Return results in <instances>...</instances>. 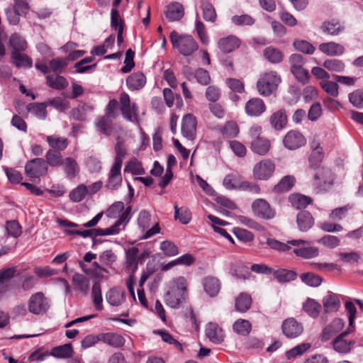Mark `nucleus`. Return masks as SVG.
Listing matches in <instances>:
<instances>
[{
  "label": "nucleus",
  "instance_id": "34",
  "mask_svg": "<svg viewBox=\"0 0 363 363\" xmlns=\"http://www.w3.org/2000/svg\"><path fill=\"white\" fill-rule=\"evenodd\" d=\"M16 267H12L0 270V294L7 290V284L16 274Z\"/></svg>",
  "mask_w": 363,
  "mask_h": 363
},
{
  "label": "nucleus",
  "instance_id": "29",
  "mask_svg": "<svg viewBox=\"0 0 363 363\" xmlns=\"http://www.w3.org/2000/svg\"><path fill=\"white\" fill-rule=\"evenodd\" d=\"M345 322L341 318H335L323 330V340H328L330 336L337 333L344 327Z\"/></svg>",
  "mask_w": 363,
  "mask_h": 363
},
{
  "label": "nucleus",
  "instance_id": "28",
  "mask_svg": "<svg viewBox=\"0 0 363 363\" xmlns=\"http://www.w3.org/2000/svg\"><path fill=\"white\" fill-rule=\"evenodd\" d=\"M184 16L183 6L178 3L174 2L168 5L165 12V16L169 21H176L180 20Z\"/></svg>",
  "mask_w": 363,
  "mask_h": 363
},
{
  "label": "nucleus",
  "instance_id": "17",
  "mask_svg": "<svg viewBox=\"0 0 363 363\" xmlns=\"http://www.w3.org/2000/svg\"><path fill=\"white\" fill-rule=\"evenodd\" d=\"M202 285L204 291L211 298L216 297L220 290L221 284L220 280L212 276H208L203 279Z\"/></svg>",
  "mask_w": 363,
  "mask_h": 363
},
{
  "label": "nucleus",
  "instance_id": "27",
  "mask_svg": "<svg viewBox=\"0 0 363 363\" xmlns=\"http://www.w3.org/2000/svg\"><path fill=\"white\" fill-rule=\"evenodd\" d=\"M9 46L11 48V52H25L27 50L28 43L23 36L14 33L9 38Z\"/></svg>",
  "mask_w": 363,
  "mask_h": 363
},
{
  "label": "nucleus",
  "instance_id": "40",
  "mask_svg": "<svg viewBox=\"0 0 363 363\" xmlns=\"http://www.w3.org/2000/svg\"><path fill=\"white\" fill-rule=\"evenodd\" d=\"M121 111L123 118L132 121V108L130 97L128 94L122 93L120 96Z\"/></svg>",
  "mask_w": 363,
  "mask_h": 363
},
{
  "label": "nucleus",
  "instance_id": "44",
  "mask_svg": "<svg viewBox=\"0 0 363 363\" xmlns=\"http://www.w3.org/2000/svg\"><path fill=\"white\" fill-rule=\"evenodd\" d=\"M63 164L65 172L69 179H74L79 174V167L77 161L72 157H67Z\"/></svg>",
  "mask_w": 363,
  "mask_h": 363
},
{
  "label": "nucleus",
  "instance_id": "2",
  "mask_svg": "<svg viewBox=\"0 0 363 363\" xmlns=\"http://www.w3.org/2000/svg\"><path fill=\"white\" fill-rule=\"evenodd\" d=\"M169 39L173 48L184 56L191 55L199 48L197 42L190 35H181L173 30L170 33Z\"/></svg>",
  "mask_w": 363,
  "mask_h": 363
},
{
  "label": "nucleus",
  "instance_id": "64",
  "mask_svg": "<svg viewBox=\"0 0 363 363\" xmlns=\"http://www.w3.org/2000/svg\"><path fill=\"white\" fill-rule=\"evenodd\" d=\"M350 102L358 108L363 107V90L357 89L349 94Z\"/></svg>",
  "mask_w": 363,
  "mask_h": 363
},
{
  "label": "nucleus",
  "instance_id": "46",
  "mask_svg": "<svg viewBox=\"0 0 363 363\" xmlns=\"http://www.w3.org/2000/svg\"><path fill=\"white\" fill-rule=\"evenodd\" d=\"M174 219L179 220L182 224H188L191 220V213L187 207L179 208L177 203L174 204Z\"/></svg>",
  "mask_w": 363,
  "mask_h": 363
},
{
  "label": "nucleus",
  "instance_id": "16",
  "mask_svg": "<svg viewBox=\"0 0 363 363\" xmlns=\"http://www.w3.org/2000/svg\"><path fill=\"white\" fill-rule=\"evenodd\" d=\"M241 40L237 36L230 35L221 38L218 42V48L224 53H230L239 48Z\"/></svg>",
  "mask_w": 363,
  "mask_h": 363
},
{
  "label": "nucleus",
  "instance_id": "3",
  "mask_svg": "<svg viewBox=\"0 0 363 363\" xmlns=\"http://www.w3.org/2000/svg\"><path fill=\"white\" fill-rule=\"evenodd\" d=\"M262 127L257 124L252 125L248 132L251 150L259 155H265L271 148L270 141L261 136Z\"/></svg>",
  "mask_w": 363,
  "mask_h": 363
},
{
  "label": "nucleus",
  "instance_id": "51",
  "mask_svg": "<svg viewBox=\"0 0 363 363\" xmlns=\"http://www.w3.org/2000/svg\"><path fill=\"white\" fill-rule=\"evenodd\" d=\"M324 157V153L320 147H316L311 152L309 157L310 167L313 169H317L320 167V164Z\"/></svg>",
  "mask_w": 363,
  "mask_h": 363
},
{
  "label": "nucleus",
  "instance_id": "57",
  "mask_svg": "<svg viewBox=\"0 0 363 363\" xmlns=\"http://www.w3.org/2000/svg\"><path fill=\"white\" fill-rule=\"evenodd\" d=\"M293 45L296 50L308 55L313 54L315 50V48L311 43L304 40H295Z\"/></svg>",
  "mask_w": 363,
  "mask_h": 363
},
{
  "label": "nucleus",
  "instance_id": "38",
  "mask_svg": "<svg viewBox=\"0 0 363 363\" xmlns=\"http://www.w3.org/2000/svg\"><path fill=\"white\" fill-rule=\"evenodd\" d=\"M295 182L296 179L294 176H285L274 186L273 191L275 193L287 192L294 186Z\"/></svg>",
  "mask_w": 363,
  "mask_h": 363
},
{
  "label": "nucleus",
  "instance_id": "25",
  "mask_svg": "<svg viewBox=\"0 0 363 363\" xmlns=\"http://www.w3.org/2000/svg\"><path fill=\"white\" fill-rule=\"evenodd\" d=\"M121 169V167L119 166V162L113 164L110 170L107 183L106 184V186L108 189H114L121 185L122 182Z\"/></svg>",
  "mask_w": 363,
  "mask_h": 363
},
{
  "label": "nucleus",
  "instance_id": "8",
  "mask_svg": "<svg viewBox=\"0 0 363 363\" xmlns=\"http://www.w3.org/2000/svg\"><path fill=\"white\" fill-rule=\"evenodd\" d=\"M28 308L30 313L40 315L48 310L50 304L43 292H36L32 294L28 299Z\"/></svg>",
  "mask_w": 363,
  "mask_h": 363
},
{
  "label": "nucleus",
  "instance_id": "15",
  "mask_svg": "<svg viewBox=\"0 0 363 363\" xmlns=\"http://www.w3.org/2000/svg\"><path fill=\"white\" fill-rule=\"evenodd\" d=\"M196 129V119L191 113L186 114L182 119V133L189 140H193Z\"/></svg>",
  "mask_w": 363,
  "mask_h": 363
},
{
  "label": "nucleus",
  "instance_id": "36",
  "mask_svg": "<svg viewBox=\"0 0 363 363\" xmlns=\"http://www.w3.org/2000/svg\"><path fill=\"white\" fill-rule=\"evenodd\" d=\"M264 57L271 63L278 64L283 61L284 54L283 52L272 46H269L264 50Z\"/></svg>",
  "mask_w": 363,
  "mask_h": 363
},
{
  "label": "nucleus",
  "instance_id": "56",
  "mask_svg": "<svg viewBox=\"0 0 363 363\" xmlns=\"http://www.w3.org/2000/svg\"><path fill=\"white\" fill-rule=\"evenodd\" d=\"M231 21L233 24L238 26H251L255 24V19L248 14L235 15L232 16Z\"/></svg>",
  "mask_w": 363,
  "mask_h": 363
},
{
  "label": "nucleus",
  "instance_id": "1",
  "mask_svg": "<svg viewBox=\"0 0 363 363\" xmlns=\"http://www.w3.org/2000/svg\"><path fill=\"white\" fill-rule=\"evenodd\" d=\"M187 297V281L184 277H179L174 281L173 286L164 296V301L172 308H178Z\"/></svg>",
  "mask_w": 363,
  "mask_h": 363
},
{
  "label": "nucleus",
  "instance_id": "31",
  "mask_svg": "<svg viewBox=\"0 0 363 363\" xmlns=\"http://www.w3.org/2000/svg\"><path fill=\"white\" fill-rule=\"evenodd\" d=\"M289 201L294 208L302 209L312 203L313 199L301 194H292L289 196Z\"/></svg>",
  "mask_w": 363,
  "mask_h": 363
},
{
  "label": "nucleus",
  "instance_id": "61",
  "mask_svg": "<svg viewBox=\"0 0 363 363\" xmlns=\"http://www.w3.org/2000/svg\"><path fill=\"white\" fill-rule=\"evenodd\" d=\"M301 279L306 284L313 287L318 286L322 283L320 277L311 272L302 274L301 275Z\"/></svg>",
  "mask_w": 363,
  "mask_h": 363
},
{
  "label": "nucleus",
  "instance_id": "47",
  "mask_svg": "<svg viewBox=\"0 0 363 363\" xmlns=\"http://www.w3.org/2000/svg\"><path fill=\"white\" fill-rule=\"evenodd\" d=\"M252 298L246 293H241L235 300V308L238 311L244 313L251 306Z\"/></svg>",
  "mask_w": 363,
  "mask_h": 363
},
{
  "label": "nucleus",
  "instance_id": "19",
  "mask_svg": "<svg viewBox=\"0 0 363 363\" xmlns=\"http://www.w3.org/2000/svg\"><path fill=\"white\" fill-rule=\"evenodd\" d=\"M125 298V290L121 287L111 288L106 293V301L113 306H121Z\"/></svg>",
  "mask_w": 363,
  "mask_h": 363
},
{
  "label": "nucleus",
  "instance_id": "13",
  "mask_svg": "<svg viewBox=\"0 0 363 363\" xmlns=\"http://www.w3.org/2000/svg\"><path fill=\"white\" fill-rule=\"evenodd\" d=\"M283 143L289 150H296L306 143L305 137L298 131L290 130L284 136Z\"/></svg>",
  "mask_w": 363,
  "mask_h": 363
},
{
  "label": "nucleus",
  "instance_id": "50",
  "mask_svg": "<svg viewBox=\"0 0 363 363\" xmlns=\"http://www.w3.org/2000/svg\"><path fill=\"white\" fill-rule=\"evenodd\" d=\"M91 298L96 309L98 311L103 310V298L99 282L96 281L94 283L91 288Z\"/></svg>",
  "mask_w": 363,
  "mask_h": 363
},
{
  "label": "nucleus",
  "instance_id": "37",
  "mask_svg": "<svg viewBox=\"0 0 363 363\" xmlns=\"http://www.w3.org/2000/svg\"><path fill=\"white\" fill-rule=\"evenodd\" d=\"M272 274L279 283L289 282L295 280L297 277V274L294 271L286 269H274Z\"/></svg>",
  "mask_w": 363,
  "mask_h": 363
},
{
  "label": "nucleus",
  "instance_id": "14",
  "mask_svg": "<svg viewBox=\"0 0 363 363\" xmlns=\"http://www.w3.org/2000/svg\"><path fill=\"white\" fill-rule=\"evenodd\" d=\"M264 101L259 98H252L247 101L245 106V111L247 116L258 117L266 111Z\"/></svg>",
  "mask_w": 363,
  "mask_h": 363
},
{
  "label": "nucleus",
  "instance_id": "12",
  "mask_svg": "<svg viewBox=\"0 0 363 363\" xmlns=\"http://www.w3.org/2000/svg\"><path fill=\"white\" fill-rule=\"evenodd\" d=\"M283 334L288 338H296L300 336L303 331L302 323H298L294 318L286 319L281 325Z\"/></svg>",
  "mask_w": 363,
  "mask_h": 363
},
{
  "label": "nucleus",
  "instance_id": "41",
  "mask_svg": "<svg viewBox=\"0 0 363 363\" xmlns=\"http://www.w3.org/2000/svg\"><path fill=\"white\" fill-rule=\"evenodd\" d=\"M46 107V103H30L27 106V110L38 118L44 120L48 113Z\"/></svg>",
  "mask_w": 363,
  "mask_h": 363
},
{
  "label": "nucleus",
  "instance_id": "60",
  "mask_svg": "<svg viewBox=\"0 0 363 363\" xmlns=\"http://www.w3.org/2000/svg\"><path fill=\"white\" fill-rule=\"evenodd\" d=\"M124 204L123 202L117 201L112 204L106 211V214L109 218H116L122 216L124 211Z\"/></svg>",
  "mask_w": 363,
  "mask_h": 363
},
{
  "label": "nucleus",
  "instance_id": "58",
  "mask_svg": "<svg viewBox=\"0 0 363 363\" xmlns=\"http://www.w3.org/2000/svg\"><path fill=\"white\" fill-rule=\"evenodd\" d=\"M321 88L331 97L335 98L339 95L338 88L339 86L337 82L325 80L320 82Z\"/></svg>",
  "mask_w": 363,
  "mask_h": 363
},
{
  "label": "nucleus",
  "instance_id": "63",
  "mask_svg": "<svg viewBox=\"0 0 363 363\" xmlns=\"http://www.w3.org/2000/svg\"><path fill=\"white\" fill-rule=\"evenodd\" d=\"M87 193V187L81 184L70 192L69 198L74 202H79L86 196Z\"/></svg>",
  "mask_w": 363,
  "mask_h": 363
},
{
  "label": "nucleus",
  "instance_id": "5",
  "mask_svg": "<svg viewBox=\"0 0 363 363\" xmlns=\"http://www.w3.org/2000/svg\"><path fill=\"white\" fill-rule=\"evenodd\" d=\"M280 82L281 78L276 72L270 71L266 72L257 81V87L258 92L264 96H268L277 89Z\"/></svg>",
  "mask_w": 363,
  "mask_h": 363
},
{
  "label": "nucleus",
  "instance_id": "35",
  "mask_svg": "<svg viewBox=\"0 0 363 363\" xmlns=\"http://www.w3.org/2000/svg\"><path fill=\"white\" fill-rule=\"evenodd\" d=\"M303 311L311 318H317L322 309V306L315 299L308 298L303 304Z\"/></svg>",
  "mask_w": 363,
  "mask_h": 363
},
{
  "label": "nucleus",
  "instance_id": "7",
  "mask_svg": "<svg viewBox=\"0 0 363 363\" xmlns=\"http://www.w3.org/2000/svg\"><path fill=\"white\" fill-rule=\"evenodd\" d=\"M48 165L43 158H35L26 162L25 165L26 174L30 179H39L48 173Z\"/></svg>",
  "mask_w": 363,
  "mask_h": 363
},
{
  "label": "nucleus",
  "instance_id": "23",
  "mask_svg": "<svg viewBox=\"0 0 363 363\" xmlns=\"http://www.w3.org/2000/svg\"><path fill=\"white\" fill-rule=\"evenodd\" d=\"M318 49L323 53L328 56H340L345 52V48L340 43L328 42L320 43Z\"/></svg>",
  "mask_w": 363,
  "mask_h": 363
},
{
  "label": "nucleus",
  "instance_id": "59",
  "mask_svg": "<svg viewBox=\"0 0 363 363\" xmlns=\"http://www.w3.org/2000/svg\"><path fill=\"white\" fill-rule=\"evenodd\" d=\"M160 248L167 257H173L179 254L178 247L169 240L162 241Z\"/></svg>",
  "mask_w": 363,
  "mask_h": 363
},
{
  "label": "nucleus",
  "instance_id": "48",
  "mask_svg": "<svg viewBox=\"0 0 363 363\" xmlns=\"http://www.w3.org/2000/svg\"><path fill=\"white\" fill-rule=\"evenodd\" d=\"M46 80L48 85L55 89H64L68 86V82L62 76L48 75Z\"/></svg>",
  "mask_w": 363,
  "mask_h": 363
},
{
  "label": "nucleus",
  "instance_id": "9",
  "mask_svg": "<svg viewBox=\"0 0 363 363\" xmlns=\"http://www.w3.org/2000/svg\"><path fill=\"white\" fill-rule=\"evenodd\" d=\"M252 209L256 216L265 220L272 219L276 215L275 211L263 199H255L252 203Z\"/></svg>",
  "mask_w": 363,
  "mask_h": 363
},
{
  "label": "nucleus",
  "instance_id": "45",
  "mask_svg": "<svg viewBox=\"0 0 363 363\" xmlns=\"http://www.w3.org/2000/svg\"><path fill=\"white\" fill-rule=\"evenodd\" d=\"M46 164L51 167H60L63 164V159L61 152L55 150H49L45 155Z\"/></svg>",
  "mask_w": 363,
  "mask_h": 363
},
{
  "label": "nucleus",
  "instance_id": "6",
  "mask_svg": "<svg viewBox=\"0 0 363 363\" xmlns=\"http://www.w3.org/2000/svg\"><path fill=\"white\" fill-rule=\"evenodd\" d=\"M151 215L146 210L140 212L138 217V225L144 233L138 240H143L148 239L160 232V227L157 222L150 226Z\"/></svg>",
  "mask_w": 363,
  "mask_h": 363
},
{
  "label": "nucleus",
  "instance_id": "62",
  "mask_svg": "<svg viewBox=\"0 0 363 363\" xmlns=\"http://www.w3.org/2000/svg\"><path fill=\"white\" fill-rule=\"evenodd\" d=\"M317 242L318 244L323 245L328 248L333 249L340 245V239L335 235H326L320 238Z\"/></svg>",
  "mask_w": 363,
  "mask_h": 363
},
{
  "label": "nucleus",
  "instance_id": "10",
  "mask_svg": "<svg viewBox=\"0 0 363 363\" xmlns=\"http://www.w3.org/2000/svg\"><path fill=\"white\" fill-rule=\"evenodd\" d=\"M275 164L270 160H262L257 163L253 168V174L259 180H267L273 174Z\"/></svg>",
  "mask_w": 363,
  "mask_h": 363
},
{
  "label": "nucleus",
  "instance_id": "42",
  "mask_svg": "<svg viewBox=\"0 0 363 363\" xmlns=\"http://www.w3.org/2000/svg\"><path fill=\"white\" fill-rule=\"evenodd\" d=\"M235 333L242 336H247L252 330V324L247 320L238 319L233 325Z\"/></svg>",
  "mask_w": 363,
  "mask_h": 363
},
{
  "label": "nucleus",
  "instance_id": "49",
  "mask_svg": "<svg viewBox=\"0 0 363 363\" xmlns=\"http://www.w3.org/2000/svg\"><path fill=\"white\" fill-rule=\"evenodd\" d=\"M72 354L73 348L70 343L55 347L51 352V355L57 358H69Z\"/></svg>",
  "mask_w": 363,
  "mask_h": 363
},
{
  "label": "nucleus",
  "instance_id": "52",
  "mask_svg": "<svg viewBox=\"0 0 363 363\" xmlns=\"http://www.w3.org/2000/svg\"><path fill=\"white\" fill-rule=\"evenodd\" d=\"M294 253L298 257L311 259L317 257L319 254V250L316 247H303L294 249Z\"/></svg>",
  "mask_w": 363,
  "mask_h": 363
},
{
  "label": "nucleus",
  "instance_id": "4",
  "mask_svg": "<svg viewBox=\"0 0 363 363\" xmlns=\"http://www.w3.org/2000/svg\"><path fill=\"white\" fill-rule=\"evenodd\" d=\"M126 260L124 263L125 272L130 274L125 281L127 289L133 297L136 300L133 285L135 281L134 272L136 269V247H131L126 250Z\"/></svg>",
  "mask_w": 363,
  "mask_h": 363
},
{
  "label": "nucleus",
  "instance_id": "20",
  "mask_svg": "<svg viewBox=\"0 0 363 363\" xmlns=\"http://www.w3.org/2000/svg\"><path fill=\"white\" fill-rule=\"evenodd\" d=\"M324 314L337 312L340 307V301L337 294L328 291L322 301Z\"/></svg>",
  "mask_w": 363,
  "mask_h": 363
},
{
  "label": "nucleus",
  "instance_id": "22",
  "mask_svg": "<svg viewBox=\"0 0 363 363\" xmlns=\"http://www.w3.org/2000/svg\"><path fill=\"white\" fill-rule=\"evenodd\" d=\"M11 64L17 68H30L33 60L23 52H11Z\"/></svg>",
  "mask_w": 363,
  "mask_h": 363
},
{
  "label": "nucleus",
  "instance_id": "21",
  "mask_svg": "<svg viewBox=\"0 0 363 363\" xmlns=\"http://www.w3.org/2000/svg\"><path fill=\"white\" fill-rule=\"evenodd\" d=\"M288 122L286 110L281 108L273 113L269 117V123L272 128L276 130L284 129Z\"/></svg>",
  "mask_w": 363,
  "mask_h": 363
},
{
  "label": "nucleus",
  "instance_id": "39",
  "mask_svg": "<svg viewBox=\"0 0 363 363\" xmlns=\"http://www.w3.org/2000/svg\"><path fill=\"white\" fill-rule=\"evenodd\" d=\"M27 11L28 9L17 8L15 5L11 8L6 9V14L9 23L14 26L18 25L20 22L21 15L26 14Z\"/></svg>",
  "mask_w": 363,
  "mask_h": 363
},
{
  "label": "nucleus",
  "instance_id": "11",
  "mask_svg": "<svg viewBox=\"0 0 363 363\" xmlns=\"http://www.w3.org/2000/svg\"><path fill=\"white\" fill-rule=\"evenodd\" d=\"M354 329L348 327L347 330L338 335L333 341V349L339 353H349L354 347L355 342L354 340H347L345 337Z\"/></svg>",
  "mask_w": 363,
  "mask_h": 363
},
{
  "label": "nucleus",
  "instance_id": "54",
  "mask_svg": "<svg viewBox=\"0 0 363 363\" xmlns=\"http://www.w3.org/2000/svg\"><path fill=\"white\" fill-rule=\"evenodd\" d=\"M323 67L329 71L342 72L345 68V65L341 60L332 58L325 60L323 62Z\"/></svg>",
  "mask_w": 363,
  "mask_h": 363
},
{
  "label": "nucleus",
  "instance_id": "55",
  "mask_svg": "<svg viewBox=\"0 0 363 363\" xmlns=\"http://www.w3.org/2000/svg\"><path fill=\"white\" fill-rule=\"evenodd\" d=\"M314 179L318 181L319 184H330L333 181L332 172L328 168L322 167L315 174Z\"/></svg>",
  "mask_w": 363,
  "mask_h": 363
},
{
  "label": "nucleus",
  "instance_id": "30",
  "mask_svg": "<svg viewBox=\"0 0 363 363\" xmlns=\"http://www.w3.org/2000/svg\"><path fill=\"white\" fill-rule=\"evenodd\" d=\"M323 33L330 35H337L345 30V26L340 21L332 20L326 21L321 26Z\"/></svg>",
  "mask_w": 363,
  "mask_h": 363
},
{
  "label": "nucleus",
  "instance_id": "32",
  "mask_svg": "<svg viewBox=\"0 0 363 363\" xmlns=\"http://www.w3.org/2000/svg\"><path fill=\"white\" fill-rule=\"evenodd\" d=\"M72 283L82 294L86 295L89 289V280L84 275L76 273L72 277Z\"/></svg>",
  "mask_w": 363,
  "mask_h": 363
},
{
  "label": "nucleus",
  "instance_id": "26",
  "mask_svg": "<svg viewBox=\"0 0 363 363\" xmlns=\"http://www.w3.org/2000/svg\"><path fill=\"white\" fill-rule=\"evenodd\" d=\"M101 342L113 347H121L125 343V339L122 335L116 333H101Z\"/></svg>",
  "mask_w": 363,
  "mask_h": 363
},
{
  "label": "nucleus",
  "instance_id": "24",
  "mask_svg": "<svg viewBox=\"0 0 363 363\" xmlns=\"http://www.w3.org/2000/svg\"><path fill=\"white\" fill-rule=\"evenodd\" d=\"M205 333L210 341L215 344H220L223 341V331L216 323H208L206 328Z\"/></svg>",
  "mask_w": 363,
  "mask_h": 363
},
{
  "label": "nucleus",
  "instance_id": "43",
  "mask_svg": "<svg viewBox=\"0 0 363 363\" xmlns=\"http://www.w3.org/2000/svg\"><path fill=\"white\" fill-rule=\"evenodd\" d=\"M46 140L51 147L50 150H58L60 152L65 150L68 145V140L65 138H60L57 135H48Z\"/></svg>",
  "mask_w": 363,
  "mask_h": 363
},
{
  "label": "nucleus",
  "instance_id": "53",
  "mask_svg": "<svg viewBox=\"0 0 363 363\" xmlns=\"http://www.w3.org/2000/svg\"><path fill=\"white\" fill-rule=\"evenodd\" d=\"M97 130L101 133L109 135L112 133L111 118L104 116L101 117L96 123Z\"/></svg>",
  "mask_w": 363,
  "mask_h": 363
},
{
  "label": "nucleus",
  "instance_id": "18",
  "mask_svg": "<svg viewBox=\"0 0 363 363\" xmlns=\"http://www.w3.org/2000/svg\"><path fill=\"white\" fill-rule=\"evenodd\" d=\"M298 228L301 232L308 231L314 225L315 219L308 211H301L296 216Z\"/></svg>",
  "mask_w": 363,
  "mask_h": 363
},
{
  "label": "nucleus",
  "instance_id": "33",
  "mask_svg": "<svg viewBox=\"0 0 363 363\" xmlns=\"http://www.w3.org/2000/svg\"><path fill=\"white\" fill-rule=\"evenodd\" d=\"M201 8L203 18L207 22L215 24L217 21V13L213 5L208 1H203Z\"/></svg>",
  "mask_w": 363,
  "mask_h": 363
}]
</instances>
